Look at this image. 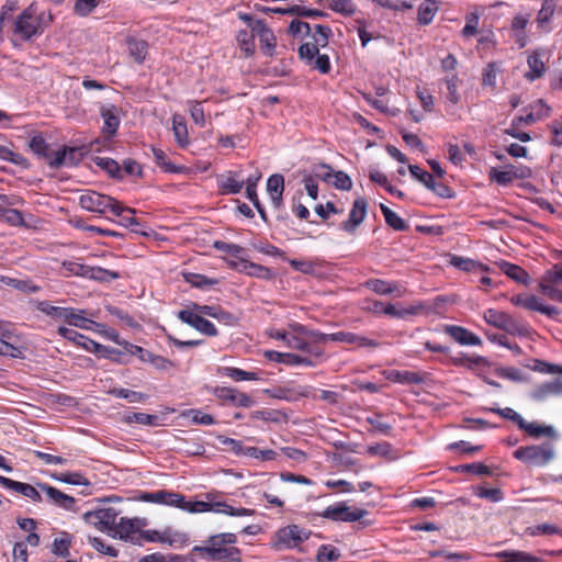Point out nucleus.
<instances>
[{"instance_id":"2","label":"nucleus","mask_w":562,"mask_h":562,"mask_svg":"<svg viewBox=\"0 0 562 562\" xmlns=\"http://www.w3.org/2000/svg\"><path fill=\"white\" fill-rule=\"evenodd\" d=\"M79 205L89 212L99 214H105L108 211L115 216H121L123 212L136 213L135 209L123 206L114 198L91 190L79 196Z\"/></svg>"},{"instance_id":"47","label":"nucleus","mask_w":562,"mask_h":562,"mask_svg":"<svg viewBox=\"0 0 562 562\" xmlns=\"http://www.w3.org/2000/svg\"><path fill=\"white\" fill-rule=\"evenodd\" d=\"M237 42L241 50L245 52L246 56H250L255 53V37L254 34L243 30L237 35Z\"/></svg>"},{"instance_id":"23","label":"nucleus","mask_w":562,"mask_h":562,"mask_svg":"<svg viewBox=\"0 0 562 562\" xmlns=\"http://www.w3.org/2000/svg\"><path fill=\"white\" fill-rule=\"evenodd\" d=\"M218 187L223 194H237L244 187V181L237 180L232 172L218 178Z\"/></svg>"},{"instance_id":"31","label":"nucleus","mask_w":562,"mask_h":562,"mask_svg":"<svg viewBox=\"0 0 562 562\" xmlns=\"http://www.w3.org/2000/svg\"><path fill=\"white\" fill-rule=\"evenodd\" d=\"M35 306L42 313L56 319H65L66 313H70V307L54 306L47 301H38Z\"/></svg>"},{"instance_id":"8","label":"nucleus","mask_w":562,"mask_h":562,"mask_svg":"<svg viewBox=\"0 0 562 562\" xmlns=\"http://www.w3.org/2000/svg\"><path fill=\"white\" fill-rule=\"evenodd\" d=\"M18 336L9 323L0 322V355L11 358H23V348L18 346Z\"/></svg>"},{"instance_id":"53","label":"nucleus","mask_w":562,"mask_h":562,"mask_svg":"<svg viewBox=\"0 0 562 562\" xmlns=\"http://www.w3.org/2000/svg\"><path fill=\"white\" fill-rule=\"evenodd\" d=\"M213 247L222 252H226L235 258H241V255L245 252V248L236 245V244H229L223 240H216L213 244Z\"/></svg>"},{"instance_id":"16","label":"nucleus","mask_w":562,"mask_h":562,"mask_svg":"<svg viewBox=\"0 0 562 562\" xmlns=\"http://www.w3.org/2000/svg\"><path fill=\"white\" fill-rule=\"evenodd\" d=\"M40 487L46 493L53 504L67 510H74L76 499L72 496L47 484H40Z\"/></svg>"},{"instance_id":"30","label":"nucleus","mask_w":562,"mask_h":562,"mask_svg":"<svg viewBox=\"0 0 562 562\" xmlns=\"http://www.w3.org/2000/svg\"><path fill=\"white\" fill-rule=\"evenodd\" d=\"M529 437L539 439L542 437L549 439H557L558 434L557 430L549 425H541L537 422L529 423Z\"/></svg>"},{"instance_id":"63","label":"nucleus","mask_w":562,"mask_h":562,"mask_svg":"<svg viewBox=\"0 0 562 562\" xmlns=\"http://www.w3.org/2000/svg\"><path fill=\"white\" fill-rule=\"evenodd\" d=\"M554 285H555V283L546 282V279H541L540 284H539L541 293L543 295L548 296L549 299H551L553 301L560 302L562 299V291L557 289Z\"/></svg>"},{"instance_id":"25","label":"nucleus","mask_w":562,"mask_h":562,"mask_svg":"<svg viewBox=\"0 0 562 562\" xmlns=\"http://www.w3.org/2000/svg\"><path fill=\"white\" fill-rule=\"evenodd\" d=\"M451 363L459 367H464L469 370H474L475 368L484 367L488 362L484 357L481 356H460V357H451Z\"/></svg>"},{"instance_id":"36","label":"nucleus","mask_w":562,"mask_h":562,"mask_svg":"<svg viewBox=\"0 0 562 562\" xmlns=\"http://www.w3.org/2000/svg\"><path fill=\"white\" fill-rule=\"evenodd\" d=\"M422 306H409L398 308L396 305L387 303L385 304V308L383 310L384 315H389L394 318H405L408 315H416Z\"/></svg>"},{"instance_id":"59","label":"nucleus","mask_w":562,"mask_h":562,"mask_svg":"<svg viewBox=\"0 0 562 562\" xmlns=\"http://www.w3.org/2000/svg\"><path fill=\"white\" fill-rule=\"evenodd\" d=\"M217 440L221 445L225 446L228 451H232L236 456H243L245 446H243L241 441L225 437L223 435H218Z\"/></svg>"},{"instance_id":"44","label":"nucleus","mask_w":562,"mask_h":562,"mask_svg":"<svg viewBox=\"0 0 562 562\" xmlns=\"http://www.w3.org/2000/svg\"><path fill=\"white\" fill-rule=\"evenodd\" d=\"M53 477L57 481L72 484V485H90V482L79 472H65L54 474Z\"/></svg>"},{"instance_id":"48","label":"nucleus","mask_w":562,"mask_h":562,"mask_svg":"<svg viewBox=\"0 0 562 562\" xmlns=\"http://www.w3.org/2000/svg\"><path fill=\"white\" fill-rule=\"evenodd\" d=\"M222 373L235 381L258 380V376L255 372L244 371L238 368L225 367L222 369Z\"/></svg>"},{"instance_id":"5","label":"nucleus","mask_w":562,"mask_h":562,"mask_svg":"<svg viewBox=\"0 0 562 562\" xmlns=\"http://www.w3.org/2000/svg\"><path fill=\"white\" fill-rule=\"evenodd\" d=\"M311 531L297 525H289L279 529L276 533L274 548L277 550L293 549L307 540Z\"/></svg>"},{"instance_id":"10","label":"nucleus","mask_w":562,"mask_h":562,"mask_svg":"<svg viewBox=\"0 0 562 562\" xmlns=\"http://www.w3.org/2000/svg\"><path fill=\"white\" fill-rule=\"evenodd\" d=\"M368 202L364 198L355 200L349 212L348 220L341 223V228L348 233H355L367 215Z\"/></svg>"},{"instance_id":"24","label":"nucleus","mask_w":562,"mask_h":562,"mask_svg":"<svg viewBox=\"0 0 562 562\" xmlns=\"http://www.w3.org/2000/svg\"><path fill=\"white\" fill-rule=\"evenodd\" d=\"M438 5L435 0H425L418 8L417 20L422 25H428L435 18Z\"/></svg>"},{"instance_id":"26","label":"nucleus","mask_w":562,"mask_h":562,"mask_svg":"<svg viewBox=\"0 0 562 562\" xmlns=\"http://www.w3.org/2000/svg\"><path fill=\"white\" fill-rule=\"evenodd\" d=\"M93 162L106 171L110 177L115 179H122L123 178V171L120 167L119 162L115 161L112 158H104V157H94Z\"/></svg>"},{"instance_id":"61","label":"nucleus","mask_w":562,"mask_h":562,"mask_svg":"<svg viewBox=\"0 0 562 562\" xmlns=\"http://www.w3.org/2000/svg\"><path fill=\"white\" fill-rule=\"evenodd\" d=\"M527 124V120L524 116H519L513 121V124L507 132L521 142H527V132L522 128V125Z\"/></svg>"},{"instance_id":"27","label":"nucleus","mask_w":562,"mask_h":562,"mask_svg":"<svg viewBox=\"0 0 562 562\" xmlns=\"http://www.w3.org/2000/svg\"><path fill=\"white\" fill-rule=\"evenodd\" d=\"M381 212L385 218L386 224L397 232H405L408 229L406 222L400 217L395 212L384 204L380 205Z\"/></svg>"},{"instance_id":"11","label":"nucleus","mask_w":562,"mask_h":562,"mask_svg":"<svg viewBox=\"0 0 562 562\" xmlns=\"http://www.w3.org/2000/svg\"><path fill=\"white\" fill-rule=\"evenodd\" d=\"M531 397L539 402L549 397H562V376L536 385L531 392Z\"/></svg>"},{"instance_id":"38","label":"nucleus","mask_w":562,"mask_h":562,"mask_svg":"<svg viewBox=\"0 0 562 562\" xmlns=\"http://www.w3.org/2000/svg\"><path fill=\"white\" fill-rule=\"evenodd\" d=\"M456 268L463 270V271H487L488 268L484 265L476 262L472 259L463 258L453 256L450 261Z\"/></svg>"},{"instance_id":"60","label":"nucleus","mask_w":562,"mask_h":562,"mask_svg":"<svg viewBox=\"0 0 562 562\" xmlns=\"http://www.w3.org/2000/svg\"><path fill=\"white\" fill-rule=\"evenodd\" d=\"M13 491L24 495L25 497H29V498L33 499L34 502H42L41 494L31 484L22 483V482H18L16 481V484L14 485V490Z\"/></svg>"},{"instance_id":"42","label":"nucleus","mask_w":562,"mask_h":562,"mask_svg":"<svg viewBox=\"0 0 562 562\" xmlns=\"http://www.w3.org/2000/svg\"><path fill=\"white\" fill-rule=\"evenodd\" d=\"M30 149L40 158L49 159V148L41 135L33 136L29 142Z\"/></svg>"},{"instance_id":"9","label":"nucleus","mask_w":562,"mask_h":562,"mask_svg":"<svg viewBox=\"0 0 562 562\" xmlns=\"http://www.w3.org/2000/svg\"><path fill=\"white\" fill-rule=\"evenodd\" d=\"M178 318L206 336L213 337L217 335V329L213 323L189 308L179 311Z\"/></svg>"},{"instance_id":"1","label":"nucleus","mask_w":562,"mask_h":562,"mask_svg":"<svg viewBox=\"0 0 562 562\" xmlns=\"http://www.w3.org/2000/svg\"><path fill=\"white\" fill-rule=\"evenodd\" d=\"M237 537L232 532H223L209 537L205 546H195L193 552H199L212 561L241 562V552L234 547Z\"/></svg>"},{"instance_id":"4","label":"nucleus","mask_w":562,"mask_h":562,"mask_svg":"<svg viewBox=\"0 0 562 562\" xmlns=\"http://www.w3.org/2000/svg\"><path fill=\"white\" fill-rule=\"evenodd\" d=\"M44 32L43 18L32 7L23 11L14 23V34L27 41Z\"/></svg>"},{"instance_id":"41","label":"nucleus","mask_w":562,"mask_h":562,"mask_svg":"<svg viewBox=\"0 0 562 562\" xmlns=\"http://www.w3.org/2000/svg\"><path fill=\"white\" fill-rule=\"evenodd\" d=\"M340 551L331 544H322L316 554L317 562H335L340 558Z\"/></svg>"},{"instance_id":"51","label":"nucleus","mask_w":562,"mask_h":562,"mask_svg":"<svg viewBox=\"0 0 562 562\" xmlns=\"http://www.w3.org/2000/svg\"><path fill=\"white\" fill-rule=\"evenodd\" d=\"M71 543V538L68 533L64 532L63 537L56 538L53 543V553L58 557L67 558L69 552V547Z\"/></svg>"},{"instance_id":"43","label":"nucleus","mask_w":562,"mask_h":562,"mask_svg":"<svg viewBox=\"0 0 562 562\" xmlns=\"http://www.w3.org/2000/svg\"><path fill=\"white\" fill-rule=\"evenodd\" d=\"M63 269L65 270V276L74 274L78 277L89 278V273L91 272V267L83 265L78 261H64Z\"/></svg>"},{"instance_id":"37","label":"nucleus","mask_w":562,"mask_h":562,"mask_svg":"<svg viewBox=\"0 0 562 562\" xmlns=\"http://www.w3.org/2000/svg\"><path fill=\"white\" fill-rule=\"evenodd\" d=\"M527 25V19L524 15H517L512 23L513 37L519 48L525 47L526 41L524 36V30Z\"/></svg>"},{"instance_id":"40","label":"nucleus","mask_w":562,"mask_h":562,"mask_svg":"<svg viewBox=\"0 0 562 562\" xmlns=\"http://www.w3.org/2000/svg\"><path fill=\"white\" fill-rule=\"evenodd\" d=\"M245 270L247 274L263 280H272L276 277L274 272L270 268L255 262H249L248 265H246Z\"/></svg>"},{"instance_id":"50","label":"nucleus","mask_w":562,"mask_h":562,"mask_svg":"<svg viewBox=\"0 0 562 562\" xmlns=\"http://www.w3.org/2000/svg\"><path fill=\"white\" fill-rule=\"evenodd\" d=\"M265 357L273 362L283 363L290 367L295 366L296 355L295 353H283L274 350L265 351Z\"/></svg>"},{"instance_id":"15","label":"nucleus","mask_w":562,"mask_h":562,"mask_svg":"<svg viewBox=\"0 0 562 562\" xmlns=\"http://www.w3.org/2000/svg\"><path fill=\"white\" fill-rule=\"evenodd\" d=\"M445 331L451 336L457 342L463 346H479L481 339L475 334L464 327L457 325H447Z\"/></svg>"},{"instance_id":"55","label":"nucleus","mask_w":562,"mask_h":562,"mask_svg":"<svg viewBox=\"0 0 562 562\" xmlns=\"http://www.w3.org/2000/svg\"><path fill=\"white\" fill-rule=\"evenodd\" d=\"M127 423H136L147 426H157L159 417L157 415H150L145 413H132L125 419Z\"/></svg>"},{"instance_id":"45","label":"nucleus","mask_w":562,"mask_h":562,"mask_svg":"<svg viewBox=\"0 0 562 562\" xmlns=\"http://www.w3.org/2000/svg\"><path fill=\"white\" fill-rule=\"evenodd\" d=\"M115 397L125 398L131 403L144 402L147 400V395L140 392L127 390V389H112L109 391Z\"/></svg>"},{"instance_id":"33","label":"nucleus","mask_w":562,"mask_h":562,"mask_svg":"<svg viewBox=\"0 0 562 562\" xmlns=\"http://www.w3.org/2000/svg\"><path fill=\"white\" fill-rule=\"evenodd\" d=\"M550 113L551 108L542 99H539L529 105V123L546 119Z\"/></svg>"},{"instance_id":"18","label":"nucleus","mask_w":562,"mask_h":562,"mask_svg":"<svg viewBox=\"0 0 562 562\" xmlns=\"http://www.w3.org/2000/svg\"><path fill=\"white\" fill-rule=\"evenodd\" d=\"M100 114L103 119L102 133L111 137L114 136L121 122L117 115V109L114 105L102 106Z\"/></svg>"},{"instance_id":"58","label":"nucleus","mask_w":562,"mask_h":562,"mask_svg":"<svg viewBox=\"0 0 562 562\" xmlns=\"http://www.w3.org/2000/svg\"><path fill=\"white\" fill-rule=\"evenodd\" d=\"M390 378L393 381L408 384H418L422 382L419 374L411 371H394L391 373Z\"/></svg>"},{"instance_id":"21","label":"nucleus","mask_w":562,"mask_h":562,"mask_svg":"<svg viewBox=\"0 0 562 562\" xmlns=\"http://www.w3.org/2000/svg\"><path fill=\"white\" fill-rule=\"evenodd\" d=\"M524 176L525 171L515 166H510L506 170H497L496 168H492L490 171L491 179L503 186L508 184L514 179H521Z\"/></svg>"},{"instance_id":"28","label":"nucleus","mask_w":562,"mask_h":562,"mask_svg":"<svg viewBox=\"0 0 562 562\" xmlns=\"http://www.w3.org/2000/svg\"><path fill=\"white\" fill-rule=\"evenodd\" d=\"M127 47L130 55L134 58L137 64H142L147 55V43L143 40L128 38Z\"/></svg>"},{"instance_id":"64","label":"nucleus","mask_w":562,"mask_h":562,"mask_svg":"<svg viewBox=\"0 0 562 562\" xmlns=\"http://www.w3.org/2000/svg\"><path fill=\"white\" fill-rule=\"evenodd\" d=\"M333 32L329 26L317 24L315 26V34L313 35L314 41L322 47H325L328 44V40L331 36Z\"/></svg>"},{"instance_id":"49","label":"nucleus","mask_w":562,"mask_h":562,"mask_svg":"<svg viewBox=\"0 0 562 562\" xmlns=\"http://www.w3.org/2000/svg\"><path fill=\"white\" fill-rule=\"evenodd\" d=\"M328 8L345 16H351L356 13V7L351 0H331Z\"/></svg>"},{"instance_id":"6","label":"nucleus","mask_w":562,"mask_h":562,"mask_svg":"<svg viewBox=\"0 0 562 562\" xmlns=\"http://www.w3.org/2000/svg\"><path fill=\"white\" fill-rule=\"evenodd\" d=\"M368 515V510L357 508L351 509L346 503H338L326 507L321 514L322 517L334 521H358Z\"/></svg>"},{"instance_id":"19","label":"nucleus","mask_w":562,"mask_h":562,"mask_svg":"<svg viewBox=\"0 0 562 562\" xmlns=\"http://www.w3.org/2000/svg\"><path fill=\"white\" fill-rule=\"evenodd\" d=\"M283 190H284L283 176L280 173H274V175L270 176L267 181V191L270 194L272 205L276 209H279L282 205Z\"/></svg>"},{"instance_id":"34","label":"nucleus","mask_w":562,"mask_h":562,"mask_svg":"<svg viewBox=\"0 0 562 562\" xmlns=\"http://www.w3.org/2000/svg\"><path fill=\"white\" fill-rule=\"evenodd\" d=\"M529 370L539 373L562 374V366L549 363L539 359H529Z\"/></svg>"},{"instance_id":"56","label":"nucleus","mask_w":562,"mask_h":562,"mask_svg":"<svg viewBox=\"0 0 562 562\" xmlns=\"http://www.w3.org/2000/svg\"><path fill=\"white\" fill-rule=\"evenodd\" d=\"M186 281L200 289L216 285L218 283L217 279H210L203 274L198 273H188L186 276Z\"/></svg>"},{"instance_id":"52","label":"nucleus","mask_w":562,"mask_h":562,"mask_svg":"<svg viewBox=\"0 0 562 562\" xmlns=\"http://www.w3.org/2000/svg\"><path fill=\"white\" fill-rule=\"evenodd\" d=\"M90 270H91V272L89 273V278L88 279H92V280H97V281H102V282H108V281L115 280V279L120 278V273L119 272L112 271V270H108V269H103V268H100V267H91Z\"/></svg>"},{"instance_id":"39","label":"nucleus","mask_w":562,"mask_h":562,"mask_svg":"<svg viewBox=\"0 0 562 562\" xmlns=\"http://www.w3.org/2000/svg\"><path fill=\"white\" fill-rule=\"evenodd\" d=\"M0 159L10 161L24 169L30 167V162L25 157H23L21 154L14 153L10 148L2 145H0Z\"/></svg>"},{"instance_id":"54","label":"nucleus","mask_w":562,"mask_h":562,"mask_svg":"<svg viewBox=\"0 0 562 562\" xmlns=\"http://www.w3.org/2000/svg\"><path fill=\"white\" fill-rule=\"evenodd\" d=\"M456 471L464 472V473H472L475 475H490L491 474L490 468L481 462L461 464L456 468Z\"/></svg>"},{"instance_id":"12","label":"nucleus","mask_w":562,"mask_h":562,"mask_svg":"<svg viewBox=\"0 0 562 562\" xmlns=\"http://www.w3.org/2000/svg\"><path fill=\"white\" fill-rule=\"evenodd\" d=\"M551 54L547 49H537L529 55V81L541 78L547 71Z\"/></svg>"},{"instance_id":"20","label":"nucleus","mask_w":562,"mask_h":562,"mask_svg":"<svg viewBox=\"0 0 562 562\" xmlns=\"http://www.w3.org/2000/svg\"><path fill=\"white\" fill-rule=\"evenodd\" d=\"M138 531L137 519L122 517L115 525L113 532L123 540H131L133 543L142 544L140 540H134L133 535Z\"/></svg>"},{"instance_id":"3","label":"nucleus","mask_w":562,"mask_h":562,"mask_svg":"<svg viewBox=\"0 0 562 562\" xmlns=\"http://www.w3.org/2000/svg\"><path fill=\"white\" fill-rule=\"evenodd\" d=\"M206 498L209 499L207 502H187L184 510L189 513L215 512L229 516H252L255 514V510L250 508H235L225 502H215L213 501L211 494H207Z\"/></svg>"},{"instance_id":"62","label":"nucleus","mask_w":562,"mask_h":562,"mask_svg":"<svg viewBox=\"0 0 562 562\" xmlns=\"http://www.w3.org/2000/svg\"><path fill=\"white\" fill-rule=\"evenodd\" d=\"M318 44L316 42L304 43L299 47V55L302 59H306L308 64H311L314 58L319 54Z\"/></svg>"},{"instance_id":"7","label":"nucleus","mask_w":562,"mask_h":562,"mask_svg":"<svg viewBox=\"0 0 562 562\" xmlns=\"http://www.w3.org/2000/svg\"><path fill=\"white\" fill-rule=\"evenodd\" d=\"M119 515V510L109 507L100 508L93 512H87L83 515V519L86 522L94 526L100 531H113Z\"/></svg>"},{"instance_id":"29","label":"nucleus","mask_w":562,"mask_h":562,"mask_svg":"<svg viewBox=\"0 0 562 562\" xmlns=\"http://www.w3.org/2000/svg\"><path fill=\"white\" fill-rule=\"evenodd\" d=\"M172 131L177 144L182 148L186 147L189 144V136L187 124L182 121L181 116H172Z\"/></svg>"},{"instance_id":"14","label":"nucleus","mask_w":562,"mask_h":562,"mask_svg":"<svg viewBox=\"0 0 562 562\" xmlns=\"http://www.w3.org/2000/svg\"><path fill=\"white\" fill-rule=\"evenodd\" d=\"M554 458V448L551 442L529 446V462L536 465H544Z\"/></svg>"},{"instance_id":"35","label":"nucleus","mask_w":562,"mask_h":562,"mask_svg":"<svg viewBox=\"0 0 562 562\" xmlns=\"http://www.w3.org/2000/svg\"><path fill=\"white\" fill-rule=\"evenodd\" d=\"M498 266L499 269L513 280L522 284L527 283V272L522 268L506 261L501 262Z\"/></svg>"},{"instance_id":"46","label":"nucleus","mask_w":562,"mask_h":562,"mask_svg":"<svg viewBox=\"0 0 562 562\" xmlns=\"http://www.w3.org/2000/svg\"><path fill=\"white\" fill-rule=\"evenodd\" d=\"M259 43L260 48L266 56H273L277 45V38L271 30L266 31L263 34H261V36H259Z\"/></svg>"},{"instance_id":"13","label":"nucleus","mask_w":562,"mask_h":562,"mask_svg":"<svg viewBox=\"0 0 562 562\" xmlns=\"http://www.w3.org/2000/svg\"><path fill=\"white\" fill-rule=\"evenodd\" d=\"M57 331L61 337L70 341H74L76 345L81 346L82 348L90 352H101V344L88 338L87 336L74 329L60 326L58 327Z\"/></svg>"},{"instance_id":"57","label":"nucleus","mask_w":562,"mask_h":562,"mask_svg":"<svg viewBox=\"0 0 562 562\" xmlns=\"http://www.w3.org/2000/svg\"><path fill=\"white\" fill-rule=\"evenodd\" d=\"M151 150H153V155H154L156 164L158 166H160L161 168H164L165 171L179 172L180 168L176 167L173 164H171L168 160V157L164 150H161L159 148H153Z\"/></svg>"},{"instance_id":"17","label":"nucleus","mask_w":562,"mask_h":562,"mask_svg":"<svg viewBox=\"0 0 562 562\" xmlns=\"http://www.w3.org/2000/svg\"><path fill=\"white\" fill-rule=\"evenodd\" d=\"M330 341H339L350 345H357L359 347L370 348H376L380 345L376 340L369 339L364 336H360L349 331H337L330 334Z\"/></svg>"},{"instance_id":"22","label":"nucleus","mask_w":562,"mask_h":562,"mask_svg":"<svg viewBox=\"0 0 562 562\" xmlns=\"http://www.w3.org/2000/svg\"><path fill=\"white\" fill-rule=\"evenodd\" d=\"M364 286L380 295H387L397 292V296H402L404 290L397 283H389L381 279H370L366 281Z\"/></svg>"},{"instance_id":"32","label":"nucleus","mask_w":562,"mask_h":562,"mask_svg":"<svg viewBox=\"0 0 562 562\" xmlns=\"http://www.w3.org/2000/svg\"><path fill=\"white\" fill-rule=\"evenodd\" d=\"M529 310L540 312L550 318H557L560 314V311L555 306L543 304L541 300L535 295H529Z\"/></svg>"}]
</instances>
